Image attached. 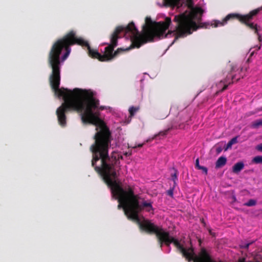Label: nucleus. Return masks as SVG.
Listing matches in <instances>:
<instances>
[{"label":"nucleus","mask_w":262,"mask_h":262,"mask_svg":"<svg viewBox=\"0 0 262 262\" xmlns=\"http://www.w3.org/2000/svg\"><path fill=\"white\" fill-rule=\"evenodd\" d=\"M83 94V98L74 95L67 89L64 95H57L59 97H63L64 102L57 108L56 113L58 122L62 127L67 124L66 113L70 111L80 113L84 124L96 126L97 133L94 136L95 143L90 147L93 154L92 166H94L99 159L110 157L108 148L111 142V133L105 123L100 118V112L106 109L107 107L99 106V100L94 97L93 92L84 91Z\"/></svg>","instance_id":"obj_1"},{"label":"nucleus","mask_w":262,"mask_h":262,"mask_svg":"<svg viewBox=\"0 0 262 262\" xmlns=\"http://www.w3.org/2000/svg\"><path fill=\"white\" fill-rule=\"evenodd\" d=\"M77 44L87 48L90 56L97 58L101 61L102 55L97 50L91 49L87 41L76 36V32L71 30L61 38L58 39L53 45L48 56V63L52 69V72L49 76L50 85L55 93L58 95L65 94L67 89H59L60 82V56L63 50L65 53L61 57V61H64L69 56L71 49V46Z\"/></svg>","instance_id":"obj_2"},{"label":"nucleus","mask_w":262,"mask_h":262,"mask_svg":"<svg viewBox=\"0 0 262 262\" xmlns=\"http://www.w3.org/2000/svg\"><path fill=\"white\" fill-rule=\"evenodd\" d=\"M139 199V196L135 194L134 193L133 205L130 208L133 213L132 216V220L138 222L140 228L142 230L150 234H156L160 248L162 247L163 244H165L167 247H170V244L172 243L188 262L191 261H193V262H202L203 260L201 258V255L203 250L207 255L210 254L209 251L205 248H202L198 254L196 255L192 247H189L187 249L184 248L177 239L170 236L169 233L164 230L162 228L157 226L149 221H144L143 222H141L139 218L138 213L144 209L146 210L147 212H150L151 210H153L154 209L151 202L143 201L140 204Z\"/></svg>","instance_id":"obj_3"},{"label":"nucleus","mask_w":262,"mask_h":262,"mask_svg":"<svg viewBox=\"0 0 262 262\" xmlns=\"http://www.w3.org/2000/svg\"><path fill=\"white\" fill-rule=\"evenodd\" d=\"M119 158L117 152H112L110 157L99 159L100 163L97 164V162L93 167L111 188L113 196L118 200V208H123L125 214L128 219L132 220L133 213L130 208L133 205V188L129 186L123 188L116 180L117 177L116 166L120 163Z\"/></svg>","instance_id":"obj_4"},{"label":"nucleus","mask_w":262,"mask_h":262,"mask_svg":"<svg viewBox=\"0 0 262 262\" xmlns=\"http://www.w3.org/2000/svg\"><path fill=\"white\" fill-rule=\"evenodd\" d=\"M170 24L171 19L169 17H166L164 21L153 22L150 17H146L142 34L139 33L133 22L130 23L126 26H123V28L125 33L127 34L128 36L130 37L133 47L139 48L147 42L168 37L171 34L175 36L173 33H170L166 36L168 33L165 34V32L169 28Z\"/></svg>","instance_id":"obj_5"},{"label":"nucleus","mask_w":262,"mask_h":262,"mask_svg":"<svg viewBox=\"0 0 262 262\" xmlns=\"http://www.w3.org/2000/svg\"><path fill=\"white\" fill-rule=\"evenodd\" d=\"M186 2L187 7L190 9L189 13H183L175 16L173 19V21L176 23L175 29L169 31L168 33H173L175 35L172 43L179 38L184 37L191 34L193 31H196L199 28L203 27L202 24L200 23L204 13L203 9L201 7H193L192 0H187Z\"/></svg>","instance_id":"obj_6"},{"label":"nucleus","mask_w":262,"mask_h":262,"mask_svg":"<svg viewBox=\"0 0 262 262\" xmlns=\"http://www.w3.org/2000/svg\"><path fill=\"white\" fill-rule=\"evenodd\" d=\"M261 10H262V6L260 7L251 11L249 13L245 15L238 13H230L222 21L214 20V23L211 24V26L214 27L223 26L230 20L237 19L241 23L245 25L250 29L254 31V33H257V32L260 30V26H258L256 24L251 22V21L253 20L254 17L257 15Z\"/></svg>","instance_id":"obj_7"},{"label":"nucleus","mask_w":262,"mask_h":262,"mask_svg":"<svg viewBox=\"0 0 262 262\" xmlns=\"http://www.w3.org/2000/svg\"><path fill=\"white\" fill-rule=\"evenodd\" d=\"M124 35L128 34L125 33V30L123 26H118L116 28L114 32L111 35V43L105 48L104 54L102 55V59L101 61H107L113 59L117 56L121 52L128 50V49H123L122 48H118L114 52V48L118 45V38L121 37V34Z\"/></svg>","instance_id":"obj_8"},{"label":"nucleus","mask_w":262,"mask_h":262,"mask_svg":"<svg viewBox=\"0 0 262 262\" xmlns=\"http://www.w3.org/2000/svg\"><path fill=\"white\" fill-rule=\"evenodd\" d=\"M244 167V164L243 162H239L235 163L232 167V172L235 173H238Z\"/></svg>","instance_id":"obj_9"},{"label":"nucleus","mask_w":262,"mask_h":262,"mask_svg":"<svg viewBox=\"0 0 262 262\" xmlns=\"http://www.w3.org/2000/svg\"><path fill=\"white\" fill-rule=\"evenodd\" d=\"M227 162V159L226 157L221 156L216 161L215 163V168H219L224 166Z\"/></svg>","instance_id":"obj_10"},{"label":"nucleus","mask_w":262,"mask_h":262,"mask_svg":"<svg viewBox=\"0 0 262 262\" xmlns=\"http://www.w3.org/2000/svg\"><path fill=\"white\" fill-rule=\"evenodd\" d=\"M180 0H163L165 6H177L180 3Z\"/></svg>","instance_id":"obj_11"},{"label":"nucleus","mask_w":262,"mask_h":262,"mask_svg":"<svg viewBox=\"0 0 262 262\" xmlns=\"http://www.w3.org/2000/svg\"><path fill=\"white\" fill-rule=\"evenodd\" d=\"M234 76L228 75L224 80H221V83H227L228 84H230L233 83V80Z\"/></svg>","instance_id":"obj_12"},{"label":"nucleus","mask_w":262,"mask_h":262,"mask_svg":"<svg viewBox=\"0 0 262 262\" xmlns=\"http://www.w3.org/2000/svg\"><path fill=\"white\" fill-rule=\"evenodd\" d=\"M261 125H262V118L255 120L252 124V126L253 128H257Z\"/></svg>","instance_id":"obj_13"},{"label":"nucleus","mask_w":262,"mask_h":262,"mask_svg":"<svg viewBox=\"0 0 262 262\" xmlns=\"http://www.w3.org/2000/svg\"><path fill=\"white\" fill-rule=\"evenodd\" d=\"M139 107H134L132 106L129 108V112L130 116L133 117L134 116L135 114L139 110Z\"/></svg>","instance_id":"obj_14"},{"label":"nucleus","mask_w":262,"mask_h":262,"mask_svg":"<svg viewBox=\"0 0 262 262\" xmlns=\"http://www.w3.org/2000/svg\"><path fill=\"white\" fill-rule=\"evenodd\" d=\"M252 162L255 164H261L262 156H258L255 157L252 160Z\"/></svg>","instance_id":"obj_15"},{"label":"nucleus","mask_w":262,"mask_h":262,"mask_svg":"<svg viewBox=\"0 0 262 262\" xmlns=\"http://www.w3.org/2000/svg\"><path fill=\"white\" fill-rule=\"evenodd\" d=\"M171 179L172 181H173L174 185L176 184V181L178 180L177 178V170H174V172L173 173H171Z\"/></svg>","instance_id":"obj_16"},{"label":"nucleus","mask_w":262,"mask_h":262,"mask_svg":"<svg viewBox=\"0 0 262 262\" xmlns=\"http://www.w3.org/2000/svg\"><path fill=\"white\" fill-rule=\"evenodd\" d=\"M223 83L224 84L223 88L221 90L218 91L216 92V93H215L216 95H218L220 93L223 92V91H224L228 88V86L229 85L228 83Z\"/></svg>","instance_id":"obj_17"},{"label":"nucleus","mask_w":262,"mask_h":262,"mask_svg":"<svg viewBox=\"0 0 262 262\" xmlns=\"http://www.w3.org/2000/svg\"><path fill=\"white\" fill-rule=\"evenodd\" d=\"M176 185H173L172 188H170L167 191V194L171 197H173L174 188Z\"/></svg>","instance_id":"obj_18"},{"label":"nucleus","mask_w":262,"mask_h":262,"mask_svg":"<svg viewBox=\"0 0 262 262\" xmlns=\"http://www.w3.org/2000/svg\"><path fill=\"white\" fill-rule=\"evenodd\" d=\"M256 204V201L254 200L251 199L248 201V202H247L245 204V205L247 206H252Z\"/></svg>","instance_id":"obj_19"},{"label":"nucleus","mask_w":262,"mask_h":262,"mask_svg":"<svg viewBox=\"0 0 262 262\" xmlns=\"http://www.w3.org/2000/svg\"><path fill=\"white\" fill-rule=\"evenodd\" d=\"M237 137H235L234 138H233L232 139H231L229 142L231 144H235L237 142Z\"/></svg>","instance_id":"obj_20"},{"label":"nucleus","mask_w":262,"mask_h":262,"mask_svg":"<svg viewBox=\"0 0 262 262\" xmlns=\"http://www.w3.org/2000/svg\"><path fill=\"white\" fill-rule=\"evenodd\" d=\"M199 169L202 170L205 174H207L208 169L206 167L201 166V167H199Z\"/></svg>","instance_id":"obj_21"},{"label":"nucleus","mask_w":262,"mask_h":262,"mask_svg":"<svg viewBox=\"0 0 262 262\" xmlns=\"http://www.w3.org/2000/svg\"><path fill=\"white\" fill-rule=\"evenodd\" d=\"M167 130H165L164 132H160L159 133V134H157V135H155V138H156L158 136H165L167 134Z\"/></svg>","instance_id":"obj_22"},{"label":"nucleus","mask_w":262,"mask_h":262,"mask_svg":"<svg viewBox=\"0 0 262 262\" xmlns=\"http://www.w3.org/2000/svg\"><path fill=\"white\" fill-rule=\"evenodd\" d=\"M257 35L258 41L260 42V43L262 41V36L258 32H257V33H255Z\"/></svg>","instance_id":"obj_23"},{"label":"nucleus","mask_w":262,"mask_h":262,"mask_svg":"<svg viewBox=\"0 0 262 262\" xmlns=\"http://www.w3.org/2000/svg\"><path fill=\"white\" fill-rule=\"evenodd\" d=\"M251 244V243H247V244H246L245 245H243L241 246V247L242 248H244V249H248L249 248V246H250V245Z\"/></svg>","instance_id":"obj_24"},{"label":"nucleus","mask_w":262,"mask_h":262,"mask_svg":"<svg viewBox=\"0 0 262 262\" xmlns=\"http://www.w3.org/2000/svg\"><path fill=\"white\" fill-rule=\"evenodd\" d=\"M232 144H231L229 142H228V143H227V144L226 145V147L225 148V150H227L228 149L230 148L231 147Z\"/></svg>","instance_id":"obj_25"},{"label":"nucleus","mask_w":262,"mask_h":262,"mask_svg":"<svg viewBox=\"0 0 262 262\" xmlns=\"http://www.w3.org/2000/svg\"><path fill=\"white\" fill-rule=\"evenodd\" d=\"M201 166H200L199 165V159L198 158L196 161H195V167L197 168V169H199V167H201Z\"/></svg>","instance_id":"obj_26"},{"label":"nucleus","mask_w":262,"mask_h":262,"mask_svg":"<svg viewBox=\"0 0 262 262\" xmlns=\"http://www.w3.org/2000/svg\"><path fill=\"white\" fill-rule=\"evenodd\" d=\"M256 149L259 151H262V143L256 146Z\"/></svg>","instance_id":"obj_27"},{"label":"nucleus","mask_w":262,"mask_h":262,"mask_svg":"<svg viewBox=\"0 0 262 262\" xmlns=\"http://www.w3.org/2000/svg\"><path fill=\"white\" fill-rule=\"evenodd\" d=\"M222 150V149L221 147H218L216 148V152L217 154H220Z\"/></svg>","instance_id":"obj_28"},{"label":"nucleus","mask_w":262,"mask_h":262,"mask_svg":"<svg viewBox=\"0 0 262 262\" xmlns=\"http://www.w3.org/2000/svg\"><path fill=\"white\" fill-rule=\"evenodd\" d=\"M80 91V90L79 89H77V88H76V89H74L73 92H78V91Z\"/></svg>","instance_id":"obj_29"},{"label":"nucleus","mask_w":262,"mask_h":262,"mask_svg":"<svg viewBox=\"0 0 262 262\" xmlns=\"http://www.w3.org/2000/svg\"><path fill=\"white\" fill-rule=\"evenodd\" d=\"M143 145V144H139L136 147H142Z\"/></svg>","instance_id":"obj_30"},{"label":"nucleus","mask_w":262,"mask_h":262,"mask_svg":"<svg viewBox=\"0 0 262 262\" xmlns=\"http://www.w3.org/2000/svg\"><path fill=\"white\" fill-rule=\"evenodd\" d=\"M260 47H261V44L260 45V46L258 47V50H259L260 49Z\"/></svg>","instance_id":"obj_31"}]
</instances>
